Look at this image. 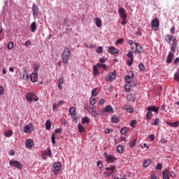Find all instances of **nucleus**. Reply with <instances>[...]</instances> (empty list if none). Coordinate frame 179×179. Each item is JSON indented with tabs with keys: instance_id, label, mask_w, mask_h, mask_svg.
Masks as SVG:
<instances>
[{
	"instance_id": "31",
	"label": "nucleus",
	"mask_w": 179,
	"mask_h": 179,
	"mask_svg": "<svg viewBox=\"0 0 179 179\" xmlns=\"http://www.w3.org/2000/svg\"><path fill=\"white\" fill-rule=\"evenodd\" d=\"M150 163H152V161L150 159H147L143 162V167H149V166H150Z\"/></svg>"
},
{
	"instance_id": "18",
	"label": "nucleus",
	"mask_w": 179,
	"mask_h": 179,
	"mask_svg": "<svg viewBox=\"0 0 179 179\" xmlns=\"http://www.w3.org/2000/svg\"><path fill=\"white\" fill-rule=\"evenodd\" d=\"M20 79H22L23 80H27V79H29V75L27 74V71H26V70H24V72L20 74Z\"/></svg>"
},
{
	"instance_id": "49",
	"label": "nucleus",
	"mask_w": 179,
	"mask_h": 179,
	"mask_svg": "<svg viewBox=\"0 0 179 179\" xmlns=\"http://www.w3.org/2000/svg\"><path fill=\"white\" fill-rule=\"evenodd\" d=\"M152 112L148 111V113L146 114V120H150V118H152Z\"/></svg>"
},
{
	"instance_id": "26",
	"label": "nucleus",
	"mask_w": 179,
	"mask_h": 179,
	"mask_svg": "<svg viewBox=\"0 0 179 179\" xmlns=\"http://www.w3.org/2000/svg\"><path fill=\"white\" fill-rule=\"evenodd\" d=\"M95 24L97 27H101V20L99 17L94 19Z\"/></svg>"
},
{
	"instance_id": "4",
	"label": "nucleus",
	"mask_w": 179,
	"mask_h": 179,
	"mask_svg": "<svg viewBox=\"0 0 179 179\" xmlns=\"http://www.w3.org/2000/svg\"><path fill=\"white\" fill-rule=\"evenodd\" d=\"M101 113L102 115H106L107 113H109V114H112L113 113H114V109L110 105H107L103 108L101 109Z\"/></svg>"
},
{
	"instance_id": "2",
	"label": "nucleus",
	"mask_w": 179,
	"mask_h": 179,
	"mask_svg": "<svg viewBox=\"0 0 179 179\" xmlns=\"http://www.w3.org/2000/svg\"><path fill=\"white\" fill-rule=\"evenodd\" d=\"M25 99L27 101H28V103H31L33 100H34V101H38V97H37V96H36V94H34V92L27 93L25 95Z\"/></svg>"
},
{
	"instance_id": "12",
	"label": "nucleus",
	"mask_w": 179,
	"mask_h": 179,
	"mask_svg": "<svg viewBox=\"0 0 179 179\" xmlns=\"http://www.w3.org/2000/svg\"><path fill=\"white\" fill-rule=\"evenodd\" d=\"M37 79H38V75L37 73H32L30 76V80L32 83H36L37 82Z\"/></svg>"
},
{
	"instance_id": "64",
	"label": "nucleus",
	"mask_w": 179,
	"mask_h": 179,
	"mask_svg": "<svg viewBox=\"0 0 179 179\" xmlns=\"http://www.w3.org/2000/svg\"><path fill=\"white\" fill-rule=\"evenodd\" d=\"M55 132L56 134H61V132H62V128H58V129H56Z\"/></svg>"
},
{
	"instance_id": "33",
	"label": "nucleus",
	"mask_w": 179,
	"mask_h": 179,
	"mask_svg": "<svg viewBox=\"0 0 179 179\" xmlns=\"http://www.w3.org/2000/svg\"><path fill=\"white\" fill-rule=\"evenodd\" d=\"M45 125L48 131H50L51 129V122L50 120H47Z\"/></svg>"
},
{
	"instance_id": "63",
	"label": "nucleus",
	"mask_w": 179,
	"mask_h": 179,
	"mask_svg": "<svg viewBox=\"0 0 179 179\" xmlns=\"http://www.w3.org/2000/svg\"><path fill=\"white\" fill-rule=\"evenodd\" d=\"M59 85H63V83H64V77L62 76L59 78Z\"/></svg>"
},
{
	"instance_id": "43",
	"label": "nucleus",
	"mask_w": 179,
	"mask_h": 179,
	"mask_svg": "<svg viewBox=\"0 0 179 179\" xmlns=\"http://www.w3.org/2000/svg\"><path fill=\"white\" fill-rule=\"evenodd\" d=\"M39 68H40V65L38 64H37V63L35 64V65H34V70L33 73H37V72H38Z\"/></svg>"
},
{
	"instance_id": "5",
	"label": "nucleus",
	"mask_w": 179,
	"mask_h": 179,
	"mask_svg": "<svg viewBox=\"0 0 179 179\" xmlns=\"http://www.w3.org/2000/svg\"><path fill=\"white\" fill-rule=\"evenodd\" d=\"M9 164L11 166V167H15V169H23V165L19 161L10 160L9 162Z\"/></svg>"
},
{
	"instance_id": "24",
	"label": "nucleus",
	"mask_w": 179,
	"mask_h": 179,
	"mask_svg": "<svg viewBox=\"0 0 179 179\" xmlns=\"http://www.w3.org/2000/svg\"><path fill=\"white\" fill-rule=\"evenodd\" d=\"M134 79V73H131L130 76H126V81L127 83H131V81H132Z\"/></svg>"
},
{
	"instance_id": "36",
	"label": "nucleus",
	"mask_w": 179,
	"mask_h": 179,
	"mask_svg": "<svg viewBox=\"0 0 179 179\" xmlns=\"http://www.w3.org/2000/svg\"><path fill=\"white\" fill-rule=\"evenodd\" d=\"M162 176H163V179H170V178H169L168 171H162Z\"/></svg>"
},
{
	"instance_id": "13",
	"label": "nucleus",
	"mask_w": 179,
	"mask_h": 179,
	"mask_svg": "<svg viewBox=\"0 0 179 179\" xmlns=\"http://www.w3.org/2000/svg\"><path fill=\"white\" fill-rule=\"evenodd\" d=\"M118 13L122 19L124 17H127V13H125V9L124 8H119Z\"/></svg>"
},
{
	"instance_id": "47",
	"label": "nucleus",
	"mask_w": 179,
	"mask_h": 179,
	"mask_svg": "<svg viewBox=\"0 0 179 179\" xmlns=\"http://www.w3.org/2000/svg\"><path fill=\"white\" fill-rule=\"evenodd\" d=\"M8 50H13V42H9L7 45Z\"/></svg>"
},
{
	"instance_id": "46",
	"label": "nucleus",
	"mask_w": 179,
	"mask_h": 179,
	"mask_svg": "<svg viewBox=\"0 0 179 179\" xmlns=\"http://www.w3.org/2000/svg\"><path fill=\"white\" fill-rule=\"evenodd\" d=\"M92 116L94 117V118H97V117H99V114H100V113L97 110H95L94 112L92 113Z\"/></svg>"
},
{
	"instance_id": "38",
	"label": "nucleus",
	"mask_w": 179,
	"mask_h": 179,
	"mask_svg": "<svg viewBox=\"0 0 179 179\" xmlns=\"http://www.w3.org/2000/svg\"><path fill=\"white\" fill-rule=\"evenodd\" d=\"M90 103L91 106H94L96 104V98L91 96L90 98Z\"/></svg>"
},
{
	"instance_id": "42",
	"label": "nucleus",
	"mask_w": 179,
	"mask_h": 179,
	"mask_svg": "<svg viewBox=\"0 0 179 179\" xmlns=\"http://www.w3.org/2000/svg\"><path fill=\"white\" fill-rule=\"evenodd\" d=\"M126 56L130 59H134V53L131 50H129V52L126 55Z\"/></svg>"
},
{
	"instance_id": "28",
	"label": "nucleus",
	"mask_w": 179,
	"mask_h": 179,
	"mask_svg": "<svg viewBox=\"0 0 179 179\" xmlns=\"http://www.w3.org/2000/svg\"><path fill=\"white\" fill-rule=\"evenodd\" d=\"M36 26H37V24H36V22H33L31 24L30 29H31V31L32 33H34V31H36Z\"/></svg>"
},
{
	"instance_id": "21",
	"label": "nucleus",
	"mask_w": 179,
	"mask_h": 179,
	"mask_svg": "<svg viewBox=\"0 0 179 179\" xmlns=\"http://www.w3.org/2000/svg\"><path fill=\"white\" fill-rule=\"evenodd\" d=\"M129 45H130L131 50H135L136 45H138L137 43H135L133 40H129L128 41Z\"/></svg>"
},
{
	"instance_id": "14",
	"label": "nucleus",
	"mask_w": 179,
	"mask_h": 179,
	"mask_svg": "<svg viewBox=\"0 0 179 179\" xmlns=\"http://www.w3.org/2000/svg\"><path fill=\"white\" fill-rule=\"evenodd\" d=\"M147 111H150V112H154L156 114H159V108L152 106H150L148 108H147Z\"/></svg>"
},
{
	"instance_id": "53",
	"label": "nucleus",
	"mask_w": 179,
	"mask_h": 179,
	"mask_svg": "<svg viewBox=\"0 0 179 179\" xmlns=\"http://www.w3.org/2000/svg\"><path fill=\"white\" fill-rule=\"evenodd\" d=\"M124 110L127 111V113H134V108L129 107V108H124Z\"/></svg>"
},
{
	"instance_id": "62",
	"label": "nucleus",
	"mask_w": 179,
	"mask_h": 179,
	"mask_svg": "<svg viewBox=\"0 0 179 179\" xmlns=\"http://www.w3.org/2000/svg\"><path fill=\"white\" fill-rule=\"evenodd\" d=\"M159 120L158 118L155 119V121L152 122V125H159Z\"/></svg>"
},
{
	"instance_id": "25",
	"label": "nucleus",
	"mask_w": 179,
	"mask_h": 179,
	"mask_svg": "<svg viewBox=\"0 0 179 179\" xmlns=\"http://www.w3.org/2000/svg\"><path fill=\"white\" fill-rule=\"evenodd\" d=\"M111 121L115 124H118V122H120V118H118V116L115 115L112 116Z\"/></svg>"
},
{
	"instance_id": "19",
	"label": "nucleus",
	"mask_w": 179,
	"mask_h": 179,
	"mask_svg": "<svg viewBox=\"0 0 179 179\" xmlns=\"http://www.w3.org/2000/svg\"><path fill=\"white\" fill-rule=\"evenodd\" d=\"M109 51L111 54H120V50L115 48L114 46H110Z\"/></svg>"
},
{
	"instance_id": "16",
	"label": "nucleus",
	"mask_w": 179,
	"mask_h": 179,
	"mask_svg": "<svg viewBox=\"0 0 179 179\" xmlns=\"http://www.w3.org/2000/svg\"><path fill=\"white\" fill-rule=\"evenodd\" d=\"M134 54H142V46L141 45L138 44L136 45V50L133 51Z\"/></svg>"
},
{
	"instance_id": "55",
	"label": "nucleus",
	"mask_w": 179,
	"mask_h": 179,
	"mask_svg": "<svg viewBox=\"0 0 179 179\" xmlns=\"http://www.w3.org/2000/svg\"><path fill=\"white\" fill-rule=\"evenodd\" d=\"M155 169L156 170H162V169H163V165L160 163H158Z\"/></svg>"
},
{
	"instance_id": "8",
	"label": "nucleus",
	"mask_w": 179,
	"mask_h": 179,
	"mask_svg": "<svg viewBox=\"0 0 179 179\" xmlns=\"http://www.w3.org/2000/svg\"><path fill=\"white\" fill-rule=\"evenodd\" d=\"M115 78H117V75L115 73V71H113L108 74V76L106 77V81L107 82H113Z\"/></svg>"
},
{
	"instance_id": "52",
	"label": "nucleus",
	"mask_w": 179,
	"mask_h": 179,
	"mask_svg": "<svg viewBox=\"0 0 179 179\" xmlns=\"http://www.w3.org/2000/svg\"><path fill=\"white\" fill-rule=\"evenodd\" d=\"M122 43H124V38H122L117 39L115 41V44H122Z\"/></svg>"
},
{
	"instance_id": "50",
	"label": "nucleus",
	"mask_w": 179,
	"mask_h": 179,
	"mask_svg": "<svg viewBox=\"0 0 179 179\" xmlns=\"http://www.w3.org/2000/svg\"><path fill=\"white\" fill-rule=\"evenodd\" d=\"M96 52L98 53V54H101V52H103V47L101 46H99L96 48Z\"/></svg>"
},
{
	"instance_id": "51",
	"label": "nucleus",
	"mask_w": 179,
	"mask_h": 179,
	"mask_svg": "<svg viewBox=\"0 0 179 179\" xmlns=\"http://www.w3.org/2000/svg\"><path fill=\"white\" fill-rule=\"evenodd\" d=\"M84 108H85V110L88 111V113H90V106H89V104L85 103L84 104Z\"/></svg>"
},
{
	"instance_id": "34",
	"label": "nucleus",
	"mask_w": 179,
	"mask_h": 179,
	"mask_svg": "<svg viewBox=\"0 0 179 179\" xmlns=\"http://www.w3.org/2000/svg\"><path fill=\"white\" fill-rule=\"evenodd\" d=\"M129 130V129H128V127H123L120 129V134L122 135H125Z\"/></svg>"
},
{
	"instance_id": "11",
	"label": "nucleus",
	"mask_w": 179,
	"mask_h": 179,
	"mask_svg": "<svg viewBox=\"0 0 179 179\" xmlns=\"http://www.w3.org/2000/svg\"><path fill=\"white\" fill-rule=\"evenodd\" d=\"M127 101H135L136 100V94L130 93L127 96Z\"/></svg>"
},
{
	"instance_id": "35",
	"label": "nucleus",
	"mask_w": 179,
	"mask_h": 179,
	"mask_svg": "<svg viewBox=\"0 0 179 179\" xmlns=\"http://www.w3.org/2000/svg\"><path fill=\"white\" fill-rule=\"evenodd\" d=\"M65 103V101H59L58 103H55L53 105V110H55V108H57L58 107V106H61V104H64Z\"/></svg>"
},
{
	"instance_id": "32",
	"label": "nucleus",
	"mask_w": 179,
	"mask_h": 179,
	"mask_svg": "<svg viewBox=\"0 0 179 179\" xmlns=\"http://www.w3.org/2000/svg\"><path fill=\"white\" fill-rule=\"evenodd\" d=\"M4 135L6 138H10V136L13 135V131H12V130H8L5 132Z\"/></svg>"
},
{
	"instance_id": "41",
	"label": "nucleus",
	"mask_w": 179,
	"mask_h": 179,
	"mask_svg": "<svg viewBox=\"0 0 179 179\" xmlns=\"http://www.w3.org/2000/svg\"><path fill=\"white\" fill-rule=\"evenodd\" d=\"M97 66L96 65L93 66V75L94 76H96V75H99V71H97Z\"/></svg>"
},
{
	"instance_id": "54",
	"label": "nucleus",
	"mask_w": 179,
	"mask_h": 179,
	"mask_svg": "<svg viewBox=\"0 0 179 179\" xmlns=\"http://www.w3.org/2000/svg\"><path fill=\"white\" fill-rule=\"evenodd\" d=\"M90 110H91V111L90 112L91 113L97 110L96 109V106H94V105L90 106Z\"/></svg>"
},
{
	"instance_id": "10",
	"label": "nucleus",
	"mask_w": 179,
	"mask_h": 179,
	"mask_svg": "<svg viewBox=\"0 0 179 179\" xmlns=\"http://www.w3.org/2000/svg\"><path fill=\"white\" fill-rule=\"evenodd\" d=\"M24 132L25 134H31L33 132V125L31 124H29L24 127Z\"/></svg>"
},
{
	"instance_id": "37",
	"label": "nucleus",
	"mask_w": 179,
	"mask_h": 179,
	"mask_svg": "<svg viewBox=\"0 0 179 179\" xmlns=\"http://www.w3.org/2000/svg\"><path fill=\"white\" fill-rule=\"evenodd\" d=\"M124 89L127 93H129V92H131V84H129V83H128V84H126L124 86Z\"/></svg>"
},
{
	"instance_id": "58",
	"label": "nucleus",
	"mask_w": 179,
	"mask_h": 179,
	"mask_svg": "<svg viewBox=\"0 0 179 179\" xmlns=\"http://www.w3.org/2000/svg\"><path fill=\"white\" fill-rule=\"evenodd\" d=\"M172 46L177 47V38L173 39Z\"/></svg>"
},
{
	"instance_id": "48",
	"label": "nucleus",
	"mask_w": 179,
	"mask_h": 179,
	"mask_svg": "<svg viewBox=\"0 0 179 179\" xmlns=\"http://www.w3.org/2000/svg\"><path fill=\"white\" fill-rule=\"evenodd\" d=\"M46 155L49 156V157H52V152H51V150L50 148H48L46 150Z\"/></svg>"
},
{
	"instance_id": "39",
	"label": "nucleus",
	"mask_w": 179,
	"mask_h": 179,
	"mask_svg": "<svg viewBox=\"0 0 179 179\" xmlns=\"http://www.w3.org/2000/svg\"><path fill=\"white\" fill-rule=\"evenodd\" d=\"M174 79L176 80V82H179V69H178L175 73Z\"/></svg>"
},
{
	"instance_id": "29",
	"label": "nucleus",
	"mask_w": 179,
	"mask_h": 179,
	"mask_svg": "<svg viewBox=\"0 0 179 179\" xmlns=\"http://www.w3.org/2000/svg\"><path fill=\"white\" fill-rule=\"evenodd\" d=\"M124 149H125V148L123 145H118L117 147V153H124Z\"/></svg>"
},
{
	"instance_id": "44",
	"label": "nucleus",
	"mask_w": 179,
	"mask_h": 179,
	"mask_svg": "<svg viewBox=\"0 0 179 179\" xmlns=\"http://www.w3.org/2000/svg\"><path fill=\"white\" fill-rule=\"evenodd\" d=\"M138 68L140 70H141L143 72H145L146 71V69L145 68V65L143 63H140L138 65Z\"/></svg>"
},
{
	"instance_id": "27",
	"label": "nucleus",
	"mask_w": 179,
	"mask_h": 179,
	"mask_svg": "<svg viewBox=\"0 0 179 179\" xmlns=\"http://www.w3.org/2000/svg\"><path fill=\"white\" fill-rule=\"evenodd\" d=\"M172 40H173V35H166L165 41H166V43H168V44H170Z\"/></svg>"
},
{
	"instance_id": "6",
	"label": "nucleus",
	"mask_w": 179,
	"mask_h": 179,
	"mask_svg": "<svg viewBox=\"0 0 179 179\" xmlns=\"http://www.w3.org/2000/svg\"><path fill=\"white\" fill-rule=\"evenodd\" d=\"M151 26L152 29L157 31L159 30V27L160 26V22L159 21V18L155 17L151 22Z\"/></svg>"
},
{
	"instance_id": "60",
	"label": "nucleus",
	"mask_w": 179,
	"mask_h": 179,
	"mask_svg": "<svg viewBox=\"0 0 179 179\" xmlns=\"http://www.w3.org/2000/svg\"><path fill=\"white\" fill-rule=\"evenodd\" d=\"M135 125H136V120H132L130 122V127H131V128L135 127Z\"/></svg>"
},
{
	"instance_id": "22",
	"label": "nucleus",
	"mask_w": 179,
	"mask_h": 179,
	"mask_svg": "<svg viewBox=\"0 0 179 179\" xmlns=\"http://www.w3.org/2000/svg\"><path fill=\"white\" fill-rule=\"evenodd\" d=\"M108 170L111 171L110 174H114V173H115V166L110 165V166L106 167V171H108Z\"/></svg>"
},
{
	"instance_id": "9",
	"label": "nucleus",
	"mask_w": 179,
	"mask_h": 179,
	"mask_svg": "<svg viewBox=\"0 0 179 179\" xmlns=\"http://www.w3.org/2000/svg\"><path fill=\"white\" fill-rule=\"evenodd\" d=\"M32 12L34 19H36L37 16H38V8L36 5V3H34L32 6Z\"/></svg>"
},
{
	"instance_id": "59",
	"label": "nucleus",
	"mask_w": 179,
	"mask_h": 179,
	"mask_svg": "<svg viewBox=\"0 0 179 179\" xmlns=\"http://www.w3.org/2000/svg\"><path fill=\"white\" fill-rule=\"evenodd\" d=\"M136 143V139H135L134 141H132L130 143V148H135Z\"/></svg>"
},
{
	"instance_id": "3",
	"label": "nucleus",
	"mask_w": 179,
	"mask_h": 179,
	"mask_svg": "<svg viewBox=\"0 0 179 179\" xmlns=\"http://www.w3.org/2000/svg\"><path fill=\"white\" fill-rule=\"evenodd\" d=\"M62 169V164L61 162H56L53 164V173L55 174V176H57V174H59V171H61Z\"/></svg>"
},
{
	"instance_id": "56",
	"label": "nucleus",
	"mask_w": 179,
	"mask_h": 179,
	"mask_svg": "<svg viewBox=\"0 0 179 179\" xmlns=\"http://www.w3.org/2000/svg\"><path fill=\"white\" fill-rule=\"evenodd\" d=\"M97 96V92H96V88L92 91V97H96Z\"/></svg>"
},
{
	"instance_id": "30",
	"label": "nucleus",
	"mask_w": 179,
	"mask_h": 179,
	"mask_svg": "<svg viewBox=\"0 0 179 179\" xmlns=\"http://www.w3.org/2000/svg\"><path fill=\"white\" fill-rule=\"evenodd\" d=\"M81 122L83 124H89L90 121L89 120V117H84L81 119Z\"/></svg>"
},
{
	"instance_id": "20",
	"label": "nucleus",
	"mask_w": 179,
	"mask_h": 179,
	"mask_svg": "<svg viewBox=\"0 0 179 179\" xmlns=\"http://www.w3.org/2000/svg\"><path fill=\"white\" fill-rule=\"evenodd\" d=\"M96 65L97 68H102L105 71H108V65H106V64H101V63H97Z\"/></svg>"
},
{
	"instance_id": "23",
	"label": "nucleus",
	"mask_w": 179,
	"mask_h": 179,
	"mask_svg": "<svg viewBox=\"0 0 179 179\" xmlns=\"http://www.w3.org/2000/svg\"><path fill=\"white\" fill-rule=\"evenodd\" d=\"M167 125H169V127H172L173 128H177L179 125L178 122H166Z\"/></svg>"
},
{
	"instance_id": "45",
	"label": "nucleus",
	"mask_w": 179,
	"mask_h": 179,
	"mask_svg": "<svg viewBox=\"0 0 179 179\" xmlns=\"http://www.w3.org/2000/svg\"><path fill=\"white\" fill-rule=\"evenodd\" d=\"M78 128L79 132H85V127H83L81 124H78Z\"/></svg>"
},
{
	"instance_id": "15",
	"label": "nucleus",
	"mask_w": 179,
	"mask_h": 179,
	"mask_svg": "<svg viewBox=\"0 0 179 179\" xmlns=\"http://www.w3.org/2000/svg\"><path fill=\"white\" fill-rule=\"evenodd\" d=\"M173 58H174V54H173L171 52H169L166 57L167 64H171V62H173Z\"/></svg>"
},
{
	"instance_id": "61",
	"label": "nucleus",
	"mask_w": 179,
	"mask_h": 179,
	"mask_svg": "<svg viewBox=\"0 0 179 179\" xmlns=\"http://www.w3.org/2000/svg\"><path fill=\"white\" fill-rule=\"evenodd\" d=\"M127 17L122 18V23H121L122 24V26H125V24H127Z\"/></svg>"
},
{
	"instance_id": "40",
	"label": "nucleus",
	"mask_w": 179,
	"mask_h": 179,
	"mask_svg": "<svg viewBox=\"0 0 179 179\" xmlns=\"http://www.w3.org/2000/svg\"><path fill=\"white\" fill-rule=\"evenodd\" d=\"M69 114H71V115H76V111L75 110V108L71 107L69 109Z\"/></svg>"
},
{
	"instance_id": "7",
	"label": "nucleus",
	"mask_w": 179,
	"mask_h": 179,
	"mask_svg": "<svg viewBox=\"0 0 179 179\" xmlns=\"http://www.w3.org/2000/svg\"><path fill=\"white\" fill-rule=\"evenodd\" d=\"M103 157H105L107 163H114V162L117 160V158L114 157L113 155L107 154V152L103 153Z\"/></svg>"
},
{
	"instance_id": "1",
	"label": "nucleus",
	"mask_w": 179,
	"mask_h": 179,
	"mask_svg": "<svg viewBox=\"0 0 179 179\" xmlns=\"http://www.w3.org/2000/svg\"><path fill=\"white\" fill-rule=\"evenodd\" d=\"M62 59L64 64H68L71 59V47L66 46L64 49Z\"/></svg>"
},
{
	"instance_id": "17",
	"label": "nucleus",
	"mask_w": 179,
	"mask_h": 179,
	"mask_svg": "<svg viewBox=\"0 0 179 179\" xmlns=\"http://www.w3.org/2000/svg\"><path fill=\"white\" fill-rule=\"evenodd\" d=\"M34 142H33V140L31 139H27L26 141V148H27V149H30L31 148H33V145H34Z\"/></svg>"
},
{
	"instance_id": "57",
	"label": "nucleus",
	"mask_w": 179,
	"mask_h": 179,
	"mask_svg": "<svg viewBox=\"0 0 179 179\" xmlns=\"http://www.w3.org/2000/svg\"><path fill=\"white\" fill-rule=\"evenodd\" d=\"M96 165L99 169H103V163L101 161H97Z\"/></svg>"
}]
</instances>
